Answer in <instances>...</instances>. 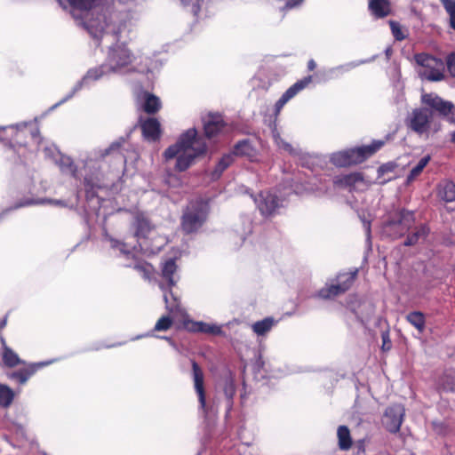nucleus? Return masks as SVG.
Instances as JSON below:
<instances>
[{
	"label": "nucleus",
	"mask_w": 455,
	"mask_h": 455,
	"mask_svg": "<svg viewBox=\"0 0 455 455\" xmlns=\"http://www.w3.org/2000/svg\"><path fill=\"white\" fill-rule=\"evenodd\" d=\"M63 9H71L76 20H80L84 27L94 38H100L108 32L111 18L106 0H57Z\"/></svg>",
	"instance_id": "nucleus-1"
},
{
	"label": "nucleus",
	"mask_w": 455,
	"mask_h": 455,
	"mask_svg": "<svg viewBox=\"0 0 455 455\" xmlns=\"http://www.w3.org/2000/svg\"><path fill=\"white\" fill-rule=\"evenodd\" d=\"M205 151L206 145L204 140L197 137L195 129H189L180 137L174 145L170 146L164 151V156L166 161L176 158L175 170L184 172Z\"/></svg>",
	"instance_id": "nucleus-2"
},
{
	"label": "nucleus",
	"mask_w": 455,
	"mask_h": 455,
	"mask_svg": "<svg viewBox=\"0 0 455 455\" xmlns=\"http://www.w3.org/2000/svg\"><path fill=\"white\" fill-rule=\"evenodd\" d=\"M148 59L144 60L135 56L124 43H117L109 47L106 64L108 71L112 73H123L131 69H139L140 71L148 70Z\"/></svg>",
	"instance_id": "nucleus-3"
},
{
	"label": "nucleus",
	"mask_w": 455,
	"mask_h": 455,
	"mask_svg": "<svg viewBox=\"0 0 455 455\" xmlns=\"http://www.w3.org/2000/svg\"><path fill=\"white\" fill-rule=\"evenodd\" d=\"M383 141L377 140L373 141L370 145L339 151L331 156V161L333 164L340 167L356 164L362 163L366 158L373 155L383 146Z\"/></svg>",
	"instance_id": "nucleus-4"
},
{
	"label": "nucleus",
	"mask_w": 455,
	"mask_h": 455,
	"mask_svg": "<svg viewBox=\"0 0 455 455\" xmlns=\"http://www.w3.org/2000/svg\"><path fill=\"white\" fill-rule=\"evenodd\" d=\"M416 61L420 65L419 75L422 79L438 82L444 79V63L442 60L427 54H419Z\"/></svg>",
	"instance_id": "nucleus-5"
},
{
	"label": "nucleus",
	"mask_w": 455,
	"mask_h": 455,
	"mask_svg": "<svg viewBox=\"0 0 455 455\" xmlns=\"http://www.w3.org/2000/svg\"><path fill=\"white\" fill-rule=\"evenodd\" d=\"M208 205L204 202L191 204L185 212L182 218V228L185 232L192 233L196 231L206 220Z\"/></svg>",
	"instance_id": "nucleus-6"
},
{
	"label": "nucleus",
	"mask_w": 455,
	"mask_h": 455,
	"mask_svg": "<svg viewBox=\"0 0 455 455\" xmlns=\"http://www.w3.org/2000/svg\"><path fill=\"white\" fill-rule=\"evenodd\" d=\"M421 102L429 107L451 123H455V105L435 93H423Z\"/></svg>",
	"instance_id": "nucleus-7"
},
{
	"label": "nucleus",
	"mask_w": 455,
	"mask_h": 455,
	"mask_svg": "<svg viewBox=\"0 0 455 455\" xmlns=\"http://www.w3.org/2000/svg\"><path fill=\"white\" fill-rule=\"evenodd\" d=\"M408 125L418 135L428 138L431 130V114L427 108H416L409 117Z\"/></svg>",
	"instance_id": "nucleus-8"
},
{
	"label": "nucleus",
	"mask_w": 455,
	"mask_h": 455,
	"mask_svg": "<svg viewBox=\"0 0 455 455\" xmlns=\"http://www.w3.org/2000/svg\"><path fill=\"white\" fill-rule=\"evenodd\" d=\"M373 183V180L361 172L337 176L334 184L349 190L363 191Z\"/></svg>",
	"instance_id": "nucleus-9"
},
{
	"label": "nucleus",
	"mask_w": 455,
	"mask_h": 455,
	"mask_svg": "<svg viewBox=\"0 0 455 455\" xmlns=\"http://www.w3.org/2000/svg\"><path fill=\"white\" fill-rule=\"evenodd\" d=\"M356 271L353 273L341 274L338 276V283L323 287L318 292L322 299H331L350 288L355 279Z\"/></svg>",
	"instance_id": "nucleus-10"
},
{
	"label": "nucleus",
	"mask_w": 455,
	"mask_h": 455,
	"mask_svg": "<svg viewBox=\"0 0 455 455\" xmlns=\"http://www.w3.org/2000/svg\"><path fill=\"white\" fill-rule=\"evenodd\" d=\"M254 202L263 216L274 215L277 209L282 206V201L274 194L268 191L261 192Z\"/></svg>",
	"instance_id": "nucleus-11"
},
{
	"label": "nucleus",
	"mask_w": 455,
	"mask_h": 455,
	"mask_svg": "<svg viewBox=\"0 0 455 455\" xmlns=\"http://www.w3.org/2000/svg\"><path fill=\"white\" fill-rule=\"evenodd\" d=\"M112 73V71H108V67L105 63L97 68H91L87 71V73L84 76V77L75 85L71 93L63 100V101L67 100L68 98H71L76 92L81 90L84 87H89L93 82H96L102 77L108 76Z\"/></svg>",
	"instance_id": "nucleus-12"
},
{
	"label": "nucleus",
	"mask_w": 455,
	"mask_h": 455,
	"mask_svg": "<svg viewBox=\"0 0 455 455\" xmlns=\"http://www.w3.org/2000/svg\"><path fill=\"white\" fill-rule=\"evenodd\" d=\"M404 416V408L400 404L388 407L383 417V424L392 433L400 429Z\"/></svg>",
	"instance_id": "nucleus-13"
},
{
	"label": "nucleus",
	"mask_w": 455,
	"mask_h": 455,
	"mask_svg": "<svg viewBox=\"0 0 455 455\" xmlns=\"http://www.w3.org/2000/svg\"><path fill=\"white\" fill-rule=\"evenodd\" d=\"M312 81L311 76H307L291 85L275 103L276 113L280 112L283 107L292 99L298 92L306 88Z\"/></svg>",
	"instance_id": "nucleus-14"
},
{
	"label": "nucleus",
	"mask_w": 455,
	"mask_h": 455,
	"mask_svg": "<svg viewBox=\"0 0 455 455\" xmlns=\"http://www.w3.org/2000/svg\"><path fill=\"white\" fill-rule=\"evenodd\" d=\"M53 361L40 362L29 364L28 368L22 369L18 371L12 372L8 377L12 379H16L20 384H25L28 379L40 368L51 364Z\"/></svg>",
	"instance_id": "nucleus-15"
},
{
	"label": "nucleus",
	"mask_w": 455,
	"mask_h": 455,
	"mask_svg": "<svg viewBox=\"0 0 455 455\" xmlns=\"http://www.w3.org/2000/svg\"><path fill=\"white\" fill-rule=\"evenodd\" d=\"M186 327L188 330L194 332H204L214 335H220L222 333L221 326L215 323L188 321L186 323Z\"/></svg>",
	"instance_id": "nucleus-16"
},
{
	"label": "nucleus",
	"mask_w": 455,
	"mask_h": 455,
	"mask_svg": "<svg viewBox=\"0 0 455 455\" xmlns=\"http://www.w3.org/2000/svg\"><path fill=\"white\" fill-rule=\"evenodd\" d=\"M204 122V132L208 138L219 134L225 126L222 117L219 115H209Z\"/></svg>",
	"instance_id": "nucleus-17"
},
{
	"label": "nucleus",
	"mask_w": 455,
	"mask_h": 455,
	"mask_svg": "<svg viewBox=\"0 0 455 455\" xmlns=\"http://www.w3.org/2000/svg\"><path fill=\"white\" fill-rule=\"evenodd\" d=\"M192 367H193V378H194L195 389L198 395L201 408L204 409L205 408V395H204V374L196 363L193 362Z\"/></svg>",
	"instance_id": "nucleus-18"
},
{
	"label": "nucleus",
	"mask_w": 455,
	"mask_h": 455,
	"mask_svg": "<svg viewBox=\"0 0 455 455\" xmlns=\"http://www.w3.org/2000/svg\"><path fill=\"white\" fill-rule=\"evenodd\" d=\"M141 128L143 135L147 140L155 141L159 139L161 134V125L156 119H147L142 123Z\"/></svg>",
	"instance_id": "nucleus-19"
},
{
	"label": "nucleus",
	"mask_w": 455,
	"mask_h": 455,
	"mask_svg": "<svg viewBox=\"0 0 455 455\" xmlns=\"http://www.w3.org/2000/svg\"><path fill=\"white\" fill-rule=\"evenodd\" d=\"M162 277L166 281L169 287L174 286L178 280L177 266L172 259L164 262L162 267Z\"/></svg>",
	"instance_id": "nucleus-20"
},
{
	"label": "nucleus",
	"mask_w": 455,
	"mask_h": 455,
	"mask_svg": "<svg viewBox=\"0 0 455 455\" xmlns=\"http://www.w3.org/2000/svg\"><path fill=\"white\" fill-rule=\"evenodd\" d=\"M1 344H2V358L4 363L8 367H15L19 364L24 363L23 361H21L17 353H15L12 349H11L5 342V339L4 338H1Z\"/></svg>",
	"instance_id": "nucleus-21"
},
{
	"label": "nucleus",
	"mask_w": 455,
	"mask_h": 455,
	"mask_svg": "<svg viewBox=\"0 0 455 455\" xmlns=\"http://www.w3.org/2000/svg\"><path fill=\"white\" fill-rule=\"evenodd\" d=\"M160 288L162 291H164V299L165 302L166 309L169 311V313L173 316L181 313V308L180 307L177 297H175L172 291H165L163 283H160Z\"/></svg>",
	"instance_id": "nucleus-22"
},
{
	"label": "nucleus",
	"mask_w": 455,
	"mask_h": 455,
	"mask_svg": "<svg viewBox=\"0 0 455 455\" xmlns=\"http://www.w3.org/2000/svg\"><path fill=\"white\" fill-rule=\"evenodd\" d=\"M408 323H410L419 334L423 333L426 329V318L422 312L413 311L405 316Z\"/></svg>",
	"instance_id": "nucleus-23"
},
{
	"label": "nucleus",
	"mask_w": 455,
	"mask_h": 455,
	"mask_svg": "<svg viewBox=\"0 0 455 455\" xmlns=\"http://www.w3.org/2000/svg\"><path fill=\"white\" fill-rule=\"evenodd\" d=\"M369 8L379 18L385 17L390 12L389 3L387 0H370Z\"/></svg>",
	"instance_id": "nucleus-24"
},
{
	"label": "nucleus",
	"mask_w": 455,
	"mask_h": 455,
	"mask_svg": "<svg viewBox=\"0 0 455 455\" xmlns=\"http://www.w3.org/2000/svg\"><path fill=\"white\" fill-rule=\"evenodd\" d=\"M438 196L445 202L455 201V184L451 181H444L439 185Z\"/></svg>",
	"instance_id": "nucleus-25"
},
{
	"label": "nucleus",
	"mask_w": 455,
	"mask_h": 455,
	"mask_svg": "<svg viewBox=\"0 0 455 455\" xmlns=\"http://www.w3.org/2000/svg\"><path fill=\"white\" fill-rule=\"evenodd\" d=\"M144 103L142 105L143 109L148 113H156L161 108V101L160 99L156 96L150 94L148 92L143 93Z\"/></svg>",
	"instance_id": "nucleus-26"
},
{
	"label": "nucleus",
	"mask_w": 455,
	"mask_h": 455,
	"mask_svg": "<svg viewBox=\"0 0 455 455\" xmlns=\"http://www.w3.org/2000/svg\"><path fill=\"white\" fill-rule=\"evenodd\" d=\"M275 321L272 317L264 318L251 325V329L258 336H263L267 333L275 325Z\"/></svg>",
	"instance_id": "nucleus-27"
},
{
	"label": "nucleus",
	"mask_w": 455,
	"mask_h": 455,
	"mask_svg": "<svg viewBox=\"0 0 455 455\" xmlns=\"http://www.w3.org/2000/svg\"><path fill=\"white\" fill-rule=\"evenodd\" d=\"M428 234V228L425 226H420L415 232L410 235L404 242V245L410 246L417 244L424 241Z\"/></svg>",
	"instance_id": "nucleus-28"
},
{
	"label": "nucleus",
	"mask_w": 455,
	"mask_h": 455,
	"mask_svg": "<svg viewBox=\"0 0 455 455\" xmlns=\"http://www.w3.org/2000/svg\"><path fill=\"white\" fill-rule=\"evenodd\" d=\"M337 435H338V438H339V448L342 450H348L352 444L348 428L345 426H340L338 428Z\"/></svg>",
	"instance_id": "nucleus-29"
},
{
	"label": "nucleus",
	"mask_w": 455,
	"mask_h": 455,
	"mask_svg": "<svg viewBox=\"0 0 455 455\" xmlns=\"http://www.w3.org/2000/svg\"><path fill=\"white\" fill-rule=\"evenodd\" d=\"M430 159L431 157L429 155L422 157L419 163L411 170L407 177V182H411L414 180L422 172L423 169L429 163Z\"/></svg>",
	"instance_id": "nucleus-30"
},
{
	"label": "nucleus",
	"mask_w": 455,
	"mask_h": 455,
	"mask_svg": "<svg viewBox=\"0 0 455 455\" xmlns=\"http://www.w3.org/2000/svg\"><path fill=\"white\" fill-rule=\"evenodd\" d=\"M440 384L444 390L455 392V371L450 370L444 372Z\"/></svg>",
	"instance_id": "nucleus-31"
},
{
	"label": "nucleus",
	"mask_w": 455,
	"mask_h": 455,
	"mask_svg": "<svg viewBox=\"0 0 455 455\" xmlns=\"http://www.w3.org/2000/svg\"><path fill=\"white\" fill-rule=\"evenodd\" d=\"M14 397L12 390L5 386L0 384V405L3 407H8Z\"/></svg>",
	"instance_id": "nucleus-32"
},
{
	"label": "nucleus",
	"mask_w": 455,
	"mask_h": 455,
	"mask_svg": "<svg viewBox=\"0 0 455 455\" xmlns=\"http://www.w3.org/2000/svg\"><path fill=\"white\" fill-rule=\"evenodd\" d=\"M233 162V155L228 154L224 156L218 163L213 173L212 178L218 179L220 174L226 170Z\"/></svg>",
	"instance_id": "nucleus-33"
},
{
	"label": "nucleus",
	"mask_w": 455,
	"mask_h": 455,
	"mask_svg": "<svg viewBox=\"0 0 455 455\" xmlns=\"http://www.w3.org/2000/svg\"><path fill=\"white\" fill-rule=\"evenodd\" d=\"M136 235L137 236H145L150 230V225L144 216H138L136 218Z\"/></svg>",
	"instance_id": "nucleus-34"
},
{
	"label": "nucleus",
	"mask_w": 455,
	"mask_h": 455,
	"mask_svg": "<svg viewBox=\"0 0 455 455\" xmlns=\"http://www.w3.org/2000/svg\"><path fill=\"white\" fill-rule=\"evenodd\" d=\"M413 221V214L410 212L403 211L400 213V220L398 221V225L402 227L401 233L403 230L409 228L410 225Z\"/></svg>",
	"instance_id": "nucleus-35"
},
{
	"label": "nucleus",
	"mask_w": 455,
	"mask_h": 455,
	"mask_svg": "<svg viewBox=\"0 0 455 455\" xmlns=\"http://www.w3.org/2000/svg\"><path fill=\"white\" fill-rule=\"evenodd\" d=\"M272 133H273V139L280 149L289 152L290 154L295 153V150L292 148V147L289 143L283 141L280 138V136L275 129L273 130Z\"/></svg>",
	"instance_id": "nucleus-36"
},
{
	"label": "nucleus",
	"mask_w": 455,
	"mask_h": 455,
	"mask_svg": "<svg viewBox=\"0 0 455 455\" xmlns=\"http://www.w3.org/2000/svg\"><path fill=\"white\" fill-rule=\"evenodd\" d=\"M172 324V319L169 315H164L158 319L154 330L157 331H167Z\"/></svg>",
	"instance_id": "nucleus-37"
},
{
	"label": "nucleus",
	"mask_w": 455,
	"mask_h": 455,
	"mask_svg": "<svg viewBox=\"0 0 455 455\" xmlns=\"http://www.w3.org/2000/svg\"><path fill=\"white\" fill-rule=\"evenodd\" d=\"M182 4L190 9L194 14H197L200 10L202 0H180Z\"/></svg>",
	"instance_id": "nucleus-38"
},
{
	"label": "nucleus",
	"mask_w": 455,
	"mask_h": 455,
	"mask_svg": "<svg viewBox=\"0 0 455 455\" xmlns=\"http://www.w3.org/2000/svg\"><path fill=\"white\" fill-rule=\"evenodd\" d=\"M390 27L393 36L397 40H403L405 38V34L403 32L400 25L395 21H390Z\"/></svg>",
	"instance_id": "nucleus-39"
},
{
	"label": "nucleus",
	"mask_w": 455,
	"mask_h": 455,
	"mask_svg": "<svg viewBox=\"0 0 455 455\" xmlns=\"http://www.w3.org/2000/svg\"><path fill=\"white\" fill-rule=\"evenodd\" d=\"M446 66L448 72L452 77H455V52L448 55L446 59Z\"/></svg>",
	"instance_id": "nucleus-40"
},
{
	"label": "nucleus",
	"mask_w": 455,
	"mask_h": 455,
	"mask_svg": "<svg viewBox=\"0 0 455 455\" xmlns=\"http://www.w3.org/2000/svg\"><path fill=\"white\" fill-rule=\"evenodd\" d=\"M134 268L140 272L146 278L148 277L149 274L153 270L152 266L148 263L136 264Z\"/></svg>",
	"instance_id": "nucleus-41"
},
{
	"label": "nucleus",
	"mask_w": 455,
	"mask_h": 455,
	"mask_svg": "<svg viewBox=\"0 0 455 455\" xmlns=\"http://www.w3.org/2000/svg\"><path fill=\"white\" fill-rule=\"evenodd\" d=\"M449 16L455 12V0H441Z\"/></svg>",
	"instance_id": "nucleus-42"
},
{
	"label": "nucleus",
	"mask_w": 455,
	"mask_h": 455,
	"mask_svg": "<svg viewBox=\"0 0 455 455\" xmlns=\"http://www.w3.org/2000/svg\"><path fill=\"white\" fill-rule=\"evenodd\" d=\"M110 243H111V246L113 248H118L122 253H124V254L128 253L125 244H124L118 241H116V240H111Z\"/></svg>",
	"instance_id": "nucleus-43"
},
{
	"label": "nucleus",
	"mask_w": 455,
	"mask_h": 455,
	"mask_svg": "<svg viewBox=\"0 0 455 455\" xmlns=\"http://www.w3.org/2000/svg\"><path fill=\"white\" fill-rule=\"evenodd\" d=\"M226 395L231 399L235 394V388L232 383H228L225 389Z\"/></svg>",
	"instance_id": "nucleus-44"
},
{
	"label": "nucleus",
	"mask_w": 455,
	"mask_h": 455,
	"mask_svg": "<svg viewBox=\"0 0 455 455\" xmlns=\"http://www.w3.org/2000/svg\"><path fill=\"white\" fill-rule=\"evenodd\" d=\"M303 0H286L285 8L291 9L300 4Z\"/></svg>",
	"instance_id": "nucleus-45"
},
{
	"label": "nucleus",
	"mask_w": 455,
	"mask_h": 455,
	"mask_svg": "<svg viewBox=\"0 0 455 455\" xmlns=\"http://www.w3.org/2000/svg\"><path fill=\"white\" fill-rule=\"evenodd\" d=\"M451 26L455 29V12L450 15Z\"/></svg>",
	"instance_id": "nucleus-46"
},
{
	"label": "nucleus",
	"mask_w": 455,
	"mask_h": 455,
	"mask_svg": "<svg viewBox=\"0 0 455 455\" xmlns=\"http://www.w3.org/2000/svg\"><path fill=\"white\" fill-rule=\"evenodd\" d=\"M244 146H246V143L238 144V145H237V147H236V148H235V150H236V154H242V153H243V151H241V149H240V148H241L242 147H244Z\"/></svg>",
	"instance_id": "nucleus-47"
},
{
	"label": "nucleus",
	"mask_w": 455,
	"mask_h": 455,
	"mask_svg": "<svg viewBox=\"0 0 455 455\" xmlns=\"http://www.w3.org/2000/svg\"><path fill=\"white\" fill-rule=\"evenodd\" d=\"M315 66H316V64L313 60L308 61V68L310 70L314 69L315 68Z\"/></svg>",
	"instance_id": "nucleus-48"
},
{
	"label": "nucleus",
	"mask_w": 455,
	"mask_h": 455,
	"mask_svg": "<svg viewBox=\"0 0 455 455\" xmlns=\"http://www.w3.org/2000/svg\"><path fill=\"white\" fill-rule=\"evenodd\" d=\"M66 161H67V164L69 165V166H68V170H69V172H70L71 173H74V172H75V171H74V169H73V167H72V165H71V163H70L69 159L68 158Z\"/></svg>",
	"instance_id": "nucleus-49"
},
{
	"label": "nucleus",
	"mask_w": 455,
	"mask_h": 455,
	"mask_svg": "<svg viewBox=\"0 0 455 455\" xmlns=\"http://www.w3.org/2000/svg\"><path fill=\"white\" fill-rule=\"evenodd\" d=\"M119 147V143H114L110 146L109 148V151H113L115 148H118Z\"/></svg>",
	"instance_id": "nucleus-50"
},
{
	"label": "nucleus",
	"mask_w": 455,
	"mask_h": 455,
	"mask_svg": "<svg viewBox=\"0 0 455 455\" xmlns=\"http://www.w3.org/2000/svg\"><path fill=\"white\" fill-rule=\"evenodd\" d=\"M364 226H365L367 236H369L370 235V225H369V223H364Z\"/></svg>",
	"instance_id": "nucleus-51"
},
{
	"label": "nucleus",
	"mask_w": 455,
	"mask_h": 455,
	"mask_svg": "<svg viewBox=\"0 0 455 455\" xmlns=\"http://www.w3.org/2000/svg\"><path fill=\"white\" fill-rule=\"evenodd\" d=\"M451 141L455 143V131L451 133Z\"/></svg>",
	"instance_id": "nucleus-52"
},
{
	"label": "nucleus",
	"mask_w": 455,
	"mask_h": 455,
	"mask_svg": "<svg viewBox=\"0 0 455 455\" xmlns=\"http://www.w3.org/2000/svg\"><path fill=\"white\" fill-rule=\"evenodd\" d=\"M385 169H386V167H385V166H381V167H379V168L378 172H379V173L384 172H385Z\"/></svg>",
	"instance_id": "nucleus-53"
},
{
	"label": "nucleus",
	"mask_w": 455,
	"mask_h": 455,
	"mask_svg": "<svg viewBox=\"0 0 455 455\" xmlns=\"http://www.w3.org/2000/svg\"><path fill=\"white\" fill-rule=\"evenodd\" d=\"M48 202L51 203V204H61L59 201H52V200H48Z\"/></svg>",
	"instance_id": "nucleus-54"
},
{
	"label": "nucleus",
	"mask_w": 455,
	"mask_h": 455,
	"mask_svg": "<svg viewBox=\"0 0 455 455\" xmlns=\"http://www.w3.org/2000/svg\"><path fill=\"white\" fill-rule=\"evenodd\" d=\"M355 66H356L355 64H352V63H350V64L347 65V69L351 68H354V67H355Z\"/></svg>",
	"instance_id": "nucleus-55"
},
{
	"label": "nucleus",
	"mask_w": 455,
	"mask_h": 455,
	"mask_svg": "<svg viewBox=\"0 0 455 455\" xmlns=\"http://www.w3.org/2000/svg\"><path fill=\"white\" fill-rule=\"evenodd\" d=\"M394 225H396V223H395V222H393V221H392V222H390V223L388 224V227H392V226H394Z\"/></svg>",
	"instance_id": "nucleus-56"
},
{
	"label": "nucleus",
	"mask_w": 455,
	"mask_h": 455,
	"mask_svg": "<svg viewBox=\"0 0 455 455\" xmlns=\"http://www.w3.org/2000/svg\"><path fill=\"white\" fill-rule=\"evenodd\" d=\"M6 323V320H4L3 323H2V327L4 326Z\"/></svg>",
	"instance_id": "nucleus-57"
},
{
	"label": "nucleus",
	"mask_w": 455,
	"mask_h": 455,
	"mask_svg": "<svg viewBox=\"0 0 455 455\" xmlns=\"http://www.w3.org/2000/svg\"><path fill=\"white\" fill-rule=\"evenodd\" d=\"M383 343L385 346H387V343H386V340H383Z\"/></svg>",
	"instance_id": "nucleus-58"
},
{
	"label": "nucleus",
	"mask_w": 455,
	"mask_h": 455,
	"mask_svg": "<svg viewBox=\"0 0 455 455\" xmlns=\"http://www.w3.org/2000/svg\"><path fill=\"white\" fill-rule=\"evenodd\" d=\"M383 343L385 346H387V343H386V340H383Z\"/></svg>",
	"instance_id": "nucleus-59"
},
{
	"label": "nucleus",
	"mask_w": 455,
	"mask_h": 455,
	"mask_svg": "<svg viewBox=\"0 0 455 455\" xmlns=\"http://www.w3.org/2000/svg\"><path fill=\"white\" fill-rule=\"evenodd\" d=\"M4 127H0V130H4Z\"/></svg>",
	"instance_id": "nucleus-60"
}]
</instances>
